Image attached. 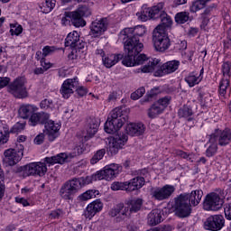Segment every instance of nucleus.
Masks as SVG:
<instances>
[{
    "label": "nucleus",
    "mask_w": 231,
    "mask_h": 231,
    "mask_svg": "<svg viewBox=\"0 0 231 231\" xmlns=\"http://www.w3.org/2000/svg\"><path fill=\"white\" fill-rule=\"evenodd\" d=\"M145 32V28L142 25L135 26L134 28H125L120 32L119 39L122 41L125 50L130 55L141 53L143 50V43L140 42L139 37H143Z\"/></svg>",
    "instance_id": "nucleus-1"
},
{
    "label": "nucleus",
    "mask_w": 231,
    "mask_h": 231,
    "mask_svg": "<svg viewBox=\"0 0 231 231\" xmlns=\"http://www.w3.org/2000/svg\"><path fill=\"white\" fill-rule=\"evenodd\" d=\"M125 52L126 55L122 60V64H124V66H140L147 62L144 66L136 70L137 73H152L154 69H158V68H160V60L158 59H148L145 54H140L138 56L140 52L131 55L127 50H125Z\"/></svg>",
    "instance_id": "nucleus-2"
},
{
    "label": "nucleus",
    "mask_w": 231,
    "mask_h": 231,
    "mask_svg": "<svg viewBox=\"0 0 231 231\" xmlns=\"http://www.w3.org/2000/svg\"><path fill=\"white\" fill-rule=\"evenodd\" d=\"M123 113L122 107H116L110 112L105 123L106 133L115 134V133L120 131L121 127H123L124 124L128 120L127 116H125Z\"/></svg>",
    "instance_id": "nucleus-3"
},
{
    "label": "nucleus",
    "mask_w": 231,
    "mask_h": 231,
    "mask_svg": "<svg viewBox=\"0 0 231 231\" xmlns=\"http://www.w3.org/2000/svg\"><path fill=\"white\" fill-rule=\"evenodd\" d=\"M192 206L189 201V193H181L174 198L172 208L177 217L185 218L192 214Z\"/></svg>",
    "instance_id": "nucleus-4"
},
{
    "label": "nucleus",
    "mask_w": 231,
    "mask_h": 231,
    "mask_svg": "<svg viewBox=\"0 0 231 231\" xmlns=\"http://www.w3.org/2000/svg\"><path fill=\"white\" fill-rule=\"evenodd\" d=\"M152 42L156 51H166L168 48H171V39H169V34L167 31L158 25L152 32Z\"/></svg>",
    "instance_id": "nucleus-5"
},
{
    "label": "nucleus",
    "mask_w": 231,
    "mask_h": 231,
    "mask_svg": "<svg viewBox=\"0 0 231 231\" xmlns=\"http://www.w3.org/2000/svg\"><path fill=\"white\" fill-rule=\"evenodd\" d=\"M17 174L23 178L28 176H44L48 172V167L44 162H31L24 166H20L16 169Z\"/></svg>",
    "instance_id": "nucleus-6"
},
{
    "label": "nucleus",
    "mask_w": 231,
    "mask_h": 231,
    "mask_svg": "<svg viewBox=\"0 0 231 231\" xmlns=\"http://www.w3.org/2000/svg\"><path fill=\"white\" fill-rule=\"evenodd\" d=\"M82 187H84V178H74L61 186L60 196L63 199H71Z\"/></svg>",
    "instance_id": "nucleus-7"
},
{
    "label": "nucleus",
    "mask_w": 231,
    "mask_h": 231,
    "mask_svg": "<svg viewBox=\"0 0 231 231\" xmlns=\"http://www.w3.org/2000/svg\"><path fill=\"white\" fill-rule=\"evenodd\" d=\"M230 62H224L222 65V73L224 78L221 79L218 88V95L221 100L228 98L230 97Z\"/></svg>",
    "instance_id": "nucleus-8"
},
{
    "label": "nucleus",
    "mask_w": 231,
    "mask_h": 231,
    "mask_svg": "<svg viewBox=\"0 0 231 231\" xmlns=\"http://www.w3.org/2000/svg\"><path fill=\"white\" fill-rule=\"evenodd\" d=\"M174 192H176V186L165 184L162 187L152 188L150 196L155 201H165L166 199H170Z\"/></svg>",
    "instance_id": "nucleus-9"
},
{
    "label": "nucleus",
    "mask_w": 231,
    "mask_h": 231,
    "mask_svg": "<svg viewBox=\"0 0 231 231\" xmlns=\"http://www.w3.org/2000/svg\"><path fill=\"white\" fill-rule=\"evenodd\" d=\"M209 142H217L220 147H226L231 143V130L226 128L221 130L219 128L209 134Z\"/></svg>",
    "instance_id": "nucleus-10"
},
{
    "label": "nucleus",
    "mask_w": 231,
    "mask_h": 231,
    "mask_svg": "<svg viewBox=\"0 0 231 231\" xmlns=\"http://www.w3.org/2000/svg\"><path fill=\"white\" fill-rule=\"evenodd\" d=\"M223 199H221L219 194L212 192L206 196L203 202V208L204 210L217 212V210H220L223 208Z\"/></svg>",
    "instance_id": "nucleus-11"
},
{
    "label": "nucleus",
    "mask_w": 231,
    "mask_h": 231,
    "mask_svg": "<svg viewBox=\"0 0 231 231\" xmlns=\"http://www.w3.org/2000/svg\"><path fill=\"white\" fill-rule=\"evenodd\" d=\"M24 151V146L23 144H19L18 148H14V149H8L5 152V159L4 162L7 165H10V167H14V165H17L19 162H21L23 158Z\"/></svg>",
    "instance_id": "nucleus-12"
},
{
    "label": "nucleus",
    "mask_w": 231,
    "mask_h": 231,
    "mask_svg": "<svg viewBox=\"0 0 231 231\" xmlns=\"http://www.w3.org/2000/svg\"><path fill=\"white\" fill-rule=\"evenodd\" d=\"M127 143V135L125 134H116L110 138L107 147V152L111 156L118 154V152Z\"/></svg>",
    "instance_id": "nucleus-13"
},
{
    "label": "nucleus",
    "mask_w": 231,
    "mask_h": 231,
    "mask_svg": "<svg viewBox=\"0 0 231 231\" xmlns=\"http://www.w3.org/2000/svg\"><path fill=\"white\" fill-rule=\"evenodd\" d=\"M109 25V22L107 18H100L93 21L90 24V32L89 35L94 37L95 39L104 35L106 32H107V26Z\"/></svg>",
    "instance_id": "nucleus-14"
},
{
    "label": "nucleus",
    "mask_w": 231,
    "mask_h": 231,
    "mask_svg": "<svg viewBox=\"0 0 231 231\" xmlns=\"http://www.w3.org/2000/svg\"><path fill=\"white\" fill-rule=\"evenodd\" d=\"M122 171V165L112 163L106 165L103 171H97L99 175L100 180H106V181H111V180H115L118 174H120Z\"/></svg>",
    "instance_id": "nucleus-15"
},
{
    "label": "nucleus",
    "mask_w": 231,
    "mask_h": 231,
    "mask_svg": "<svg viewBox=\"0 0 231 231\" xmlns=\"http://www.w3.org/2000/svg\"><path fill=\"white\" fill-rule=\"evenodd\" d=\"M24 78H17L9 85V91L17 98H24L28 96Z\"/></svg>",
    "instance_id": "nucleus-16"
},
{
    "label": "nucleus",
    "mask_w": 231,
    "mask_h": 231,
    "mask_svg": "<svg viewBox=\"0 0 231 231\" xmlns=\"http://www.w3.org/2000/svg\"><path fill=\"white\" fill-rule=\"evenodd\" d=\"M225 226V217L223 215L209 216L204 222L205 230L219 231Z\"/></svg>",
    "instance_id": "nucleus-17"
},
{
    "label": "nucleus",
    "mask_w": 231,
    "mask_h": 231,
    "mask_svg": "<svg viewBox=\"0 0 231 231\" xmlns=\"http://www.w3.org/2000/svg\"><path fill=\"white\" fill-rule=\"evenodd\" d=\"M62 24H69L71 23L76 28L86 26V20L79 14L77 11L65 12L64 17L61 19Z\"/></svg>",
    "instance_id": "nucleus-18"
},
{
    "label": "nucleus",
    "mask_w": 231,
    "mask_h": 231,
    "mask_svg": "<svg viewBox=\"0 0 231 231\" xmlns=\"http://www.w3.org/2000/svg\"><path fill=\"white\" fill-rule=\"evenodd\" d=\"M77 88H79V79H68L62 83L60 93L63 98H69Z\"/></svg>",
    "instance_id": "nucleus-19"
},
{
    "label": "nucleus",
    "mask_w": 231,
    "mask_h": 231,
    "mask_svg": "<svg viewBox=\"0 0 231 231\" xmlns=\"http://www.w3.org/2000/svg\"><path fill=\"white\" fill-rule=\"evenodd\" d=\"M109 215L112 217H116L117 221H123V219H125V217L131 215V211L127 205L119 203L110 210Z\"/></svg>",
    "instance_id": "nucleus-20"
},
{
    "label": "nucleus",
    "mask_w": 231,
    "mask_h": 231,
    "mask_svg": "<svg viewBox=\"0 0 231 231\" xmlns=\"http://www.w3.org/2000/svg\"><path fill=\"white\" fill-rule=\"evenodd\" d=\"M60 125L53 121H48L45 124V134L48 136L49 142H55L60 136Z\"/></svg>",
    "instance_id": "nucleus-21"
},
{
    "label": "nucleus",
    "mask_w": 231,
    "mask_h": 231,
    "mask_svg": "<svg viewBox=\"0 0 231 231\" xmlns=\"http://www.w3.org/2000/svg\"><path fill=\"white\" fill-rule=\"evenodd\" d=\"M180 68V60H171L162 64L160 69L155 72V77H163V75H170L174 73Z\"/></svg>",
    "instance_id": "nucleus-22"
},
{
    "label": "nucleus",
    "mask_w": 231,
    "mask_h": 231,
    "mask_svg": "<svg viewBox=\"0 0 231 231\" xmlns=\"http://www.w3.org/2000/svg\"><path fill=\"white\" fill-rule=\"evenodd\" d=\"M102 208H104V203H102V200L96 199L88 205L84 212V217L86 219H93L98 212H101Z\"/></svg>",
    "instance_id": "nucleus-23"
},
{
    "label": "nucleus",
    "mask_w": 231,
    "mask_h": 231,
    "mask_svg": "<svg viewBox=\"0 0 231 231\" xmlns=\"http://www.w3.org/2000/svg\"><path fill=\"white\" fill-rule=\"evenodd\" d=\"M65 46L80 49V48L86 47V42L80 40V35H79V32H77V31H74L69 33L68 36L66 37Z\"/></svg>",
    "instance_id": "nucleus-24"
},
{
    "label": "nucleus",
    "mask_w": 231,
    "mask_h": 231,
    "mask_svg": "<svg viewBox=\"0 0 231 231\" xmlns=\"http://www.w3.org/2000/svg\"><path fill=\"white\" fill-rule=\"evenodd\" d=\"M71 158H73L72 154L61 152L51 157H46L44 162L45 163H49V165H55V163H60V165H62L64 163H68Z\"/></svg>",
    "instance_id": "nucleus-25"
},
{
    "label": "nucleus",
    "mask_w": 231,
    "mask_h": 231,
    "mask_svg": "<svg viewBox=\"0 0 231 231\" xmlns=\"http://www.w3.org/2000/svg\"><path fill=\"white\" fill-rule=\"evenodd\" d=\"M125 131L130 136H141L145 133V125L142 123H130L126 125Z\"/></svg>",
    "instance_id": "nucleus-26"
},
{
    "label": "nucleus",
    "mask_w": 231,
    "mask_h": 231,
    "mask_svg": "<svg viewBox=\"0 0 231 231\" xmlns=\"http://www.w3.org/2000/svg\"><path fill=\"white\" fill-rule=\"evenodd\" d=\"M203 80V69L199 72L193 71L185 77V82L188 83L189 88H194L198 86L199 82Z\"/></svg>",
    "instance_id": "nucleus-27"
},
{
    "label": "nucleus",
    "mask_w": 231,
    "mask_h": 231,
    "mask_svg": "<svg viewBox=\"0 0 231 231\" xmlns=\"http://www.w3.org/2000/svg\"><path fill=\"white\" fill-rule=\"evenodd\" d=\"M145 185V179L143 177H135L126 181V192H133L142 189Z\"/></svg>",
    "instance_id": "nucleus-28"
},
{
    "label": "nucleus",
    "mask_w": 231,
    "mask_h": 231,
    "mask_svg": "<svg viewBox=\"0 0 231 231\" xmlns=\"http://www.w3.org/2000/svg\"><path fill=\"white\" fill-rule=\"evenodd\" d=\"M36 109L35 106L32 105H22L18 110V115L20 118L26 120V118H30L35 113Z\"/></svg>",
    "instance_id": "nucleus-29"
},
{
    "label": "nucleus",
    "mask_w": 231,
    "mask_h": 231,
    "mask_svg": "<svg viewBox=\"0 0 231 231\" xmlns=\"http://www.w3.org/2000/svg\"><path fill=\"white\" fill-rule=\"evenodd\" d=\"M160 223H162V210L152 209L148 214V225H150V226H156V225H160Z\"/></svg>",
    "instance_id": "nucleus-30"
},
{
    "label": "nucleus",
    "mask_w": 231,
    "mask_h": 231,
    "mask_svg": "<svg viewBox=\"0 0 231 231\" xmlns=\"http://www.w3.org/2000/svg\"><path fill=\"white\" fill-rule=\"evenodd\" d=\"M100 125V122L98 119L92 117L88 119L87 121V133L89 136H95L98 132V127Z\"/></svg>",
    "instance_id": "nucleus-31"
},
{
    "label": "nucleus",
    "mask_w": 231,
    "mask_h": 231,
    "mask_svg": "<svg viewBox=\"0 0 231 231\" xmlns=\"http://www.w3.org/2000/svg\"><path fill=\"white\" fill-rule=\"evenodd\" d=\"M194 91L198 93V99L203 106H207V104L211 102L212 99L210 94L205 88H203V87H197L196 88H194Z\"/></svg>",
    "instance_id": "nucleus-32"
},
{
    "label": "nucleus",
    "mask_w": 231,
    "mask_h": 231,
    "mask_svg": "<svg viewBox=\"0 0 231 231\" xmlns=\"http://www.w3.org/2000/svg\"><path fill=\"white\" fill-rule=\"evenodd\" d=\"M125 205L128 207V210H130V214L140 212L142 210V207H143V199H134L128 200Z\"/></svg>",
    "instance_id": "nucleus-33"
},
{
    "label": "nucleus",
    "mask_w": 231,
    "mask_h": 231,
    "mask_svg": "<svg viewBox=\"0 0 231 231\" xmlns=\"http://www.w3.org/2000/svg\"><path fill=\"white\" fill-rule=\"evenodd\" d=\"M203 198V190L196 189L192 190L190 194L188 193V200L192 207H198L199 203H201Z\"/></svg>",
    "instance_id": "nucleus-34"
},
{
    "label": "nucleus",
    "mask_w": 231,
    "mask_h": 231,
    "mask_svg": "<svg viewBox=\"0 0 231 231\" xmlns=\"http://www.w3.org/2000/svg\"><path fill=\"white\" fill-rule=\"evenodd\" d=\"M120 59H122L120 54H107L103 57L102 62L106 68H113L116 64H118Z\"/></svg>",
    "instance_id": "nucleus-35"
},
{
    "label": "nucleus",
    "mask_w": 231,
    "mask_h": 231,
    "mask_svg": "<svg viewBox=\"0 0 231 231\" xmlns=\"http://www.w3.org/2000/svg\"><path fill=\"white\" fill-rule=\"evenodd\" d=\"M165 4L161 2L156 5L150 7V11L152 14V19H160L162 14H165V10H163Z\"/></svg>",
    "instance_id": "nucleus-36"
},
{
    "label": "nucleus",
    "mask_w": 231,
    "mask_h": 231,
    "mask_svg": "<svg viewBox=\"0 0 231 231\" xmlns=\"http://www.w3.org/2000/svg\"><path fill=\"white\" fill-rule=\"evenodd\" d=\"M211 0H195L192 2L189 12L191 14H196V12H199V10H203L205 6H207V3H209Z\"/></svg>",
    "instance_id": "nucleus-37"
},
{
    "label": "nucleus",
    "mask_w": 231,
    "mask_h": 231,
    "mask_svg": "<svg viewBox=\"0 0 231 231\" xmlns=\"http://www.w3.org/2000/svg\"><path fill=\"white\" fill-rule=\"evenodd\" d=\"M192 115H194L192 108L187 105H184L178 112L180 118H188V122H191L192 117L190 116H192Z\"/></svg>",
    "instance_id": "nucleus-38"
},
{
    "label": "nucleus",
    "mask_w": 231,
    "mask_h": 231,
    "mask_svg": "<svg viewBox=\"0 0 231 231\" xmlns=\"http://www.w3.org/2000/svg\"><path fill=\"white\" fill-rule=\"evenodd\" d=\"M163 111H165V110L155 102L148 109V116H149V118H156V116H158V115H162V113H163Z\"/></svg>",
    "instance_id": "nucleus-39"
},
{
    "label": "nucleus",
    "mask_w": 231,
    "mask_h": 231,
    "mask_svg": "<svg viewBox=\"0 0 231 231\" xmlns=\"http://www.w3.org/2000/svg\"><path fill=\"white\" fill-rule=\"evenodd\" d=\"M84 48L72 47L71 52L69 54V60H73V62H79L82 58V54L84 51H82Z\"/></svg>",
    "instance_id": "nucleus-40"
},
{
    "label": "nucleus",
    "mask_w": 231,
    "mask_h": 231,
    "mask_svg": "<svg viewBox=\"0 0 231 231\" xmlns=\"http://www.w3.org/2000/svg\"><path fill=\"white\" fill-rule=\"evenodd\" d=\"M208 136V147L206 150V156L208 158H212V156H216L217 154V145L218 143L217 142H210V136Z\"/></svg>",
    "instance_id": "nucleus-41"
},
{
    "label": "nucleus",
    "mask_w": 231,
    "mask_h": 231,
    "mask_svg": "<svg viewBox=\"0 0 231 231\" xmlns=\"http://www.w3.org/2000/svg\"><path fill=\"white\" fill-rule=\"evenodd\" d=\"M100 194V191L97 189H88L86 192L79 196V201H88V199H92V198H97Z\"/></svg>",
    "instance_id": "nucleus-42"
},
{
    "label": "nucleus",
    "mask_w": 231,
    "mask_h": 231,
    "mask_svg": "<svg viewBox=\"0 0 231 231\" xmlns=\"http://www.w3.org/2000/svg\"><path fill=\"white\" fill-rule=\"evenodd\" d=\"M159 19H161V24H159V26H162L164 32H165V28H170V26L172 25V18H171V16L167 14L166 12L162 13L161 14V17H159Z\"/></svg>",
    "instance_id": "nucleus-43"
},
{
    "label": "nucleus",
    "mask_w": 231,
    "mask_h": 231,
    "mask_svg": "<svg viewBox=\"0 0 231 231\" xmlns=\"http://www.w3.org/2000/svg\"><path fill=\"white\" fill-rule=\"evenodd\" d=\"M136 15L138 19L143 22L149 21V19H152L151 14V7H143L141 13H137Z\"/></svg>",
    "instance_id": "nucleus-44"
},
{
    "label": "nucleus",
    "mask_w": 231,
    "mask_h": 231,
    "mask_svg": "<svg viewBox=\"0 0 231 231\" xmlns=\"http://www.w3.org/2000/svg\"><path fill=\"white\" fill-rule=\"evenodd\" d=\"M104 156H106V149L98 150L90 160L91 165H95V163H98V162H100V160H102Z\"/></svg>",
    "instance_id": "nucleus-45"
},
{
    "label": "nucleus",
    "mask_w": 231,
    "mask_h": 231,
    "mask_svg": "<svg viewBox=\"0 0 231 231\" xmlns=\"http://www.w3.org/2000/svg\"><path fill=\"white\" fill-rule=\"evenodd\" d=\"M175 21L178 23V24H185V23L189 21V13L187 12L178 13L175 15Z\"/></svg>",
    "instance_id": "nucleus-46"
},
{
    "label": "nucleus",
    "mask_w": 231,
    "mask_h": 231,
    "mask_svg": "<svg viewBox=\"0 0 231 231\" xmlns=\"http://www.w3.org/2000/svg\"><path fill=\"white\" fill-rule=\"evenodd\" d=\"M100 176L98 175V171L91 176H88L85 179L83 178V187L85 185H89V183H93V181H100Z\"/></svg>",
    "instance_id": "nucleus-47"
},
{
    "label": "nucleus",
    "mask_w": 231,
    "mask_h": 231,
    "mask_svg": "<svg viewBox=\"0 0 231 231\" xmlns=\"http://www.w3.org/2000/svg\"><path fill=\"white\" fill-rule=\"evenodd\" d=\"M76 12L81 15L83 18L84 17H89V15H91V10L89 9V7H88V5H80Z\"/></svg>",
    "instance_id": "nucleus-48"
},
{
    "label": "nucleus",
    "mask_w": 231,
    "mask_h": 231,
    "mask_svg": "<svg viewBox=\"0 0 231 231\" xmlns=\"http://www.w3.org/2000/svg\"><path fill=\"white\" fill-rule=\"evenodd\" d=\"M171 96H165L164 97L158 99L156 103L165 110L169 104H171Z\"/></svg>",
    "instance_id": "nucleus-49"
},
{
    "label": "nucleus",
    "mask_w": 231,
    "mask_h": 231,
    "mask_svg": "<svg viewBox=\"0 0 231 231\" xmlns=\"http://www.w3.org/2000/svg\"><path fill=\"white\" fill-rule=\"evenodd\" d=\"M112 190H126L127 191V181L125 182H114L111 185Z\"/></svg>",
    "instance_id": "nucleus-50"
},
{
    "label": "nucleus",
    "mask_w": 231,
    "mask_h": 231,
    "mask_svg": "<svg viewBox=\"0 0 231 231\" xmlns=\"http://www.w3.org/2000/svg\"><path fill=\"white\" fill-rule=\"evenodd\" d=\"M160 93V89L158 88L151 89L145 96L144 102H151L156 95Z\"/></svg>",
    "instance_id": "nucleus-51"
},
{
    "label": "nucleus",
    "mask_w": 231,
    "mask_h": 231,
    "mask_svg": "<svg viewBox=\"0 0 231 231\" xmlns=\"http://www.w3.org/2000/svg\"><path fill=\"white\" fill-rule=\"evenodd\" d=\"M57 51L55 46H45L42 49V57L46 58L49 55H53V53H55V51Z\"/></svg>",
    "instance_id": "nucleus-52"
},
{
    "label": "nucleus",
    "mask_w": 231,
    "mask_h": 231,
    "mask_svg": "<svg viewBox=\"0 0 231 231\" xmlns=\"http://www.w3.org/2000/svg\"><path fill=\"white\" fill-rule=\"evenodd\" d=\"M57 1L56 0H46L45 4H44V12L45 14H48L50 12H51V10L53 8H55V5H56Z\"/></svg>",
    "instance_id": "nucleus-53"
},
{
    "label": "nucleus",
    "mask_w": 231,
    "mask_h": 231,
    "mask_svg": "<svg viewBox=\"0 0 231 231\" xmlns=\"http://www.w3.org/2000/svg\"><path fill=\"white\" fill-rule=\"evenodd\" d=\"M26 127V123L25 122H23V123H21V122H18V123H16L14 126H13V128H12V130H11V133H21V131H24V128Z\"/></svg>",
    "instance_id": "nucleus-54"
},
{
    "label": "nucleus",
    "mask_w": 231,
    "mask_h": 231,
    "mask_svg": "<svg viewBox=\"0 0 231 231\" xmlns=\"http://www.w3.org/2000/svg\"><path fill=\"white\" fill-rule=\"evenodd\" d=\"M38 124H41L39 120V113H32L29 119V125L35 127Z\"/></svg>",
    "instance_id": "nucleus-55"
},
{
    "label": "nucleus",
    "mask_w": 231,
    "mask_h": 231,
    "mask_svg": "<svg viewBox=\"0 0 231 231\" xmlns=\"http://www.w3.org/2000/svg\"><path fill=\"white\" fill-rule=\"evenodd\" d=\"M62 216H64V211H62V209H55L50 214L51 219H60Z\"/></svg>",
    "instance_id": "nucleus-56"
},
{
    "label": "nucleus",
    "mask_w": 231,
    "mask_h": 231,
    "mask_svg": "<svg viewBox=\"0 0 231 231\" xmlns=\"http://www.w3.org/2000/svg\"><path fill=\"white\" fill-rule=\"evenodd\" d=\"M38 118L40 120V124H45L50 120V114L40 112L38 113Z\"/></svg>",
    "instance_id": "nucleus-57"
},
{
    "label": "nucleus",
    "mask_w": 231,
    "mask_h": 231,
    "mask_svg": "<svg viewBox=\"0 0 231 231\" xmlns=\"http://www.w3.org/2000/svg\"><path fill=\"white\" fill-rule=\"evenodd\" d=\"M0 196H5V173L0 171Z\"/></svg>",
    "instance_id": "nucleus-58"
},
{
    "label": "nucleus",
    "mask_w": 231,
    "mask_h": 231,
    "mask_svg": "<svg viewBox=\"0 0 231 231\" xmlns=\"http://www.w3.org/2000/svg\"><path fill=\"white\" fill-rule=\"evenodd\" d=\"M75 90L77 91L79 97H86V95H88V88H86L83 86H79V81H78V88H75Z\"/></svg>",
    "instance_id": "nucleus-59"
},
{
    "label": "nucleus",
    "mask_w": 231,
    "mask_h": 231,
    "mask_svg": "<svg viewBox=\"0 0 231 231\" xmlns=\"http://www.w3.org/2000/svg\"><path fill=\"white\" fill-rule=\"evenodd\" d=\"M44 140H45V135L44 134H39L38 135H36V137L34 138V143L35 145H42V143H44Z\"/></svg>",
    "instance_id": "nucleus-60"
},
{
    "label": "nucleus",
    "mask_w": 231,
    "mask_h": 231,
    "mask_svg": "<svg viewBox=\"0 0 231 231\" xmlns=\"http://www.w3.org/2000/svg\"><path fill=\"white\" fill-rule=\"evenodd\" d=\"M51 100L50 99H43L41 103H40V107L41 109H50V107H51Z\"/></svg>",
    "instance_id": "nucleus-61"
},
{
    "label": "nucleus",
    "mask_w": 231,
    "mask_h": 231,
    "mask_svg": "<svg viewBox=\"0 0 231 231\" xmlns=\"http://www.w3.org/2000/svg\"><path fill=\"white\" fill-rule=\"evenodd\" d=\"M11 35H21L23 33V26L18 25L17 27L14 26L10 30Z\"/></svg>",
    "instance_id": "nucleus-62"
},
{
    "label": "nucleus",
    "mask_w": 231,
    "mask_h": 231,
    "mask_svg": "<svg viewBox=\"0 0 231 231\" xmlns=\"http://www.w3.org/2000/svg\"><path fill=\"white\" fill-rule=\"evenodd\" d=\"M175 154L177 156H180V158H183L184 160H189L190 161V154L187 153L186 152H183L181 150H176Z\"/></svg>",
    "instance_id": "nucleus-63"
},
{
    "label": "nucleus",
    "mask_w": 231,
    "mask_h": 231,
    "mask_svg": "<svg viewBox=\"0 0 231 231\" xmlns=\"http://www.w3.org/2000/svg\"><path fill=\"white\" fill-rule=\"evenodd\" d=\"M226 218L228 219V221H231V203L226 204L224 208Z\"/></svg>",
    "instance_id": "nucleus-64"
}]
</instances>
